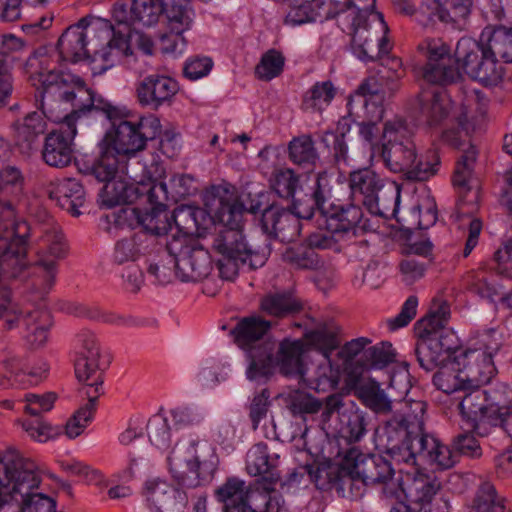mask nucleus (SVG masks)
<instances>
[{
	"instance_id": "nucleus-1",
	"label": "nucleus",
	"mask_w": 512,
	"mask_h": 512,
	"mask_svg": "<svg viewBox=\"0 0 512 512\" xmlns=\"http://www.w3.org/2000/svg\"><path fill=\"white\" fill-rule=\"evenodd\" d=\"M357 96L364 98L363 104L367 122L359 124V135L371 151V159L376 155L382 157L386 167L395 173H403L411 180H427L433 176L439 166L435 151L420 154L414 141V129L402 118L385 122L381 137L377 121L383 118L384 108L378 90L370 87V81L363 83Z\"/></svg>"
},
{
	"instance_id": "nucleus-2",
	"label": "nucleus",
	"mask_w": 512,
	"mask_h": 512,
	"mask_svg": "<svg viewBox=\"0 0 512 512\" xmlns=\"http://www.w3.org/2000/svg\"><path fill=\"white\" fill-rule=\"evenodd\" d=\"M376 0H322V24L336 27L351 52L361 61L388 53L389 31L383 15L374 11Z\"/></svg>"
},
{
	"instance_id": "nucleus-3",
	"label": "nucleus",
	"mask_w": 512,
	"mask_h": 512,
	"mask_svg": "<svg viewBox=\"0 0 512 512\" xmlns=\"http://www.w3.org/2000/svg\"><path fill=\"white\" fill-rule=\"evenodd\" d=\"M120 110L119 116L108 119L111 128L97 144L98 156L90 167V174L97 180H107L120 172L133 178L129 172V160L161 132L160 120L155 115L130 120L128 111L122 107Z\"/></svg>"
},
{
	"instance_id": "nucleus-4",
	"label": "nucleus",
	"mask_w": 512,
	"mask_h": 512,
	"mask_svg": "<svg viewBox=\"0 0 512 512\" xmlns=\"http://www.w3.org/2000/svg\"><path fill=\"white\" fill-rule=\"evenodd\" d=\"M413 416L405 414L401 420H390L376 432L378 445L397 462L416 464L417 457L426 459L439 469H449L457 462V454L432 435L415 433L423 426L425 404L412 402Z\"/></svg>"
},
{
	"instance_id": "nucleus-5",
	"label": "nucleus",
	"mask_w": 512,
	"mask_h": 512,
	"mask_svg": "<svg viewBox=\"0 0 512 512\" xmlns=\"http://www.w3.org/2000/svg\"><path fill=\"white\" fill-rule=\"evenodd\" d=\"M259 210V203L246 208L239 201L224 204L218 210L217 217L222 227L214 236L212 247L220 255L217 268L222 279L233 280L241 266L257 269L266 263L270 255L267 240L248 242L242 231L244 213H257Z\"/></svg>"
},
{
	"instance_id": "nucleus-6",
	"label": "nucleus",
	"mask_w": 512,
	"mask_h": 512,
	"mask_svg": "<svg viewBox=\"0 0 512 512\" xmlns=\"http://www.w3.org/2000/svg\"><path fill=\"white\" fill-rule=\"evenodd\" d=\"M275 350L274 342H266L250 350L246 370L251 381H266L273 375L274 368L286 378L298 379L310 389L319 391L320 380L306 381V358L311 351H320V330L306 332L299 339L283 338Z\"/></svg>"
},
{
	"instance_id": "nucleus-7",
	"label": "nucleus",
	"mask_w": 512,
	"mask_h": 512,
	"mask_svg": "<svg viewBox=\"0 0 512 512\" xmlns=\"http://www.w3.org/2000/svg\"><path fill=\"white\" fill-rule=\"evenodd\" d=\"M482 101L477 90H467L457 99L452 91L442 87H433L421 92V112L429 126L442 123L457 125L460 131L468 134L474 129V110Z\"/></svg>"
},
{
	"instance_id": "nucleus-8",
	"label": "nucleus",
	"mask_w": 512,
	"mask_h": 512,
	"mask_svg": "<svg viewBox=\"0 0 512 512\" xmlns=\"http://www.w3.org/2000/svg\"><path fill=\"white\" fill-rule=\"evenodd\" d=\"M472 389L458 404L467 428L486 436L492 428L500 427L512 438V411L500 401L499 393L496 390Z\"/></svg>"
},
{
	"instance_id": "nucleus-9",
	"label": "nucleus",
	"mask_w": 512,
	"mask_h": 512,
	"mask_svg": "<svg viewBox=\"0 0 512 512\" xmlns=\"http://www.w3.org/2000/svg\"><path fill=\"white\" fill-rule=\"evenodd\" d=\"M456 77L465 75L485 87H496L502 83L505 67L497 59L486 41L464 36L461 37L454 49Z\"/></svg>"
},
{
	"instance_id": "nucleus-10",
	"label": "nucleus",
	"mask_w": 512,
	"mask_h": 512,
	"mask_svg": "<svg viewBox=\"0 0 512 512\" xmlns=\"http://www.w3.org/2000/svg\"><path fill=\"white\" fill-rule=\"evenodd\" d=\"M199 441L178 442L168 457L169 470L178 485L195 488L210 483L217 469L216 457L203 455V447L199 451Z\"/></svg>"
},
{
	"instance_id": "nucleus-11",
	"label": "nucleus",
	"mask_w": 512,
	"mask_h": 512,
	"mask_svg": "<svg viewBox=\"0 0 512 512\" xmlns=\"http://www.w3.org/2000/svg\"><path fill=\"white\" fill-rule=\"evenodd\" d=\"M27 225H29L27 223ZM30 228V226H28ZM31 233L29 232L28 244L30 243ZM41 241L45 245V249L39 252L38 260L33 264L29 265L28 259L26 258V267L23 277L20 278H9L3 277L9 281H24L29 275L28 270L32 269L34 279L32 282L33 287L43 296L50 292L52 289L57 275V260L63 258L66 255L67 246L64 241V237L59 228L53 226L46 228L41 237ZM29 246L27 247V250ZM28 251L26 252V256Z\"/></svg>"
},
{
	"instance_id": "nucleus-12",
	"label": "nucleus",
	"mask_w": 512,
	"mask_h": 512,
	"mask_svg": "<svg viewBox=\"0 0 512 512\" xmlns=\"http://www.w3.org/2000/svg\"><path fill=\"white\" fill-rule=\"evenodd\" d=\"M340 478L361 481L365 485H381L382 497L387 499L388 484L396 476L391 463L380 455H367L357 448L349 449L338 463Z\"/></svg>"
},
{
	"instance_id": "nucleus-13",
	"label": "nucleus",
	"mask_w": 512,
	"mask_h": 512,
	"mask_svg": "<svg viewBox=\"0 0 512 512\" xmlns=\"http://www.w3.org/2000/svg\"><path fill=\"white\" fill-rule=\"evenodd\" d=\"M440 487V482L433 475L415 469L401 470L395 482L388 484L387 500L399 503L392 509L405 507L407 512H411L409 506L415 505L414 509L422 510L432 502Z\"/></svg>"
},
{
	"instance_id": "nucleus-14",
	"label": "nucleus",
	"mask_w": 512,
	"mask_h": 512,
	"mask_svg": "<svg viewBox=\"0 0 512 512\" xmlns=\"http://www.w3.org/2000/svg\"><path fill=\"white\" fill-rule=\"evenodd\" d=\"M60 100L72 105V111L62 121L71 126H76V121L82 117L102 115L113 119L121 114L119 106L98 95L76 76L70 77L67 89L60 91Z\"/></svg>"
},
{
	"instance_id": "nucleus-15",
	"label": "nucleus",
	"mask_w": 512,
	"mask_h": 512,
	"mask_svg": "<svg viewBox=\"0 0 512 512\" xmlns=\"http://www.w3.org/2000/svg\"><path fill=\"white\" fill-rule=\"evenodd\" d=\"M190 232L173 234L166 243V250L173 257L176 275L183 282H198L211 273L212 260L209 252L202 247L188 244Z\"/></svg>"
},
{
	"instance_id": "nucleus-16",
	"label": "nucleus",
	"mask_w": 512,
	"mask_h": 512,
	"mask_svg": "<svg viewBox=\"0 0 512 512\" xmlns=\"http://www.w3.org/2000/svg\"><path fill=\"white\" fill-rule=\"evenodd\" d=\"M416 354L422 368L429 371L460 353V341L452 329L418 327Z\"/></svg>"
},
{
	"instance_id": "nucleus-17",
	"label": "nucleus",
	"mask_w": 512,
	"mask_h": 512,
	"mask_svg": "<svg viewBox=\"0 0 512 512\" xmlns=\"http://www.w3.org/2000/svg\"><path fill=\"white\" fill-rule=\"evenodd\" d=\"M499 343L486 335L479 346L461 350L457 354L460 367L466 375L471 389L488 384L496 374V367L493 361L494 355L499 350Z\"/></svg>"
},
{
	"instance_id": "nucleus-18",
	"label": "nucleus",
	"mask_w": 512,
	"mask_h": 512,
	"mask_svg": "<svg viewBox=\"0 0 512 512\" xmlns=\"http://www.w3.org/2000/svg\"><path fill=\"white\" fill-rule=\"evenodd\" d=\"M463 146V154L456 163L453 175V185L459 193V203L455 214L458 221L476 210L480 198L479 182L473 174L477 151L470 143L463 144Z\"/></svg>"
},
{
	"instance_id": "nucleus-19",
	"label": "nucleus",
	"mask_w": 512,
	"mask_h": 512,
	"mask_svg": "<svg viewBox=\"0 0 512 512\" xmlns=\"http://www.w3.org/2000/svg\"><path fill=\"white\" fill-rule=\"evenodd\" d=\"M417 51L425 60L422 75L426 81L444 84L456 79V65H451V48L443 39L425 38L418 44Z\"/></svg>"
},
{
	"instance_id": "nucleus-20",
	"label": "nucleus",
	"mask_w": 512,
	"mask_h": 512,
	"mask_svg": "<svg viewBox=\"0 0 512 512\" xmlns=\"http://www.w3.org/2000/svg\"><path fill=\"white\" fill-rule=\"evenodd\" d=\"M259 224L266 238L256 241L257 243L264 240L270 243L271 239L288 243L294 241L300 233V223L296 215L290 211L289 207L285 208L275 202L262 210Z\"/></svg>"
},
{
	"instance_id": "nucleus-21",
	"label": "nucleus",
	"mask_w": 512,
	"mask_h": 512,
	"mask_svg": "<svg viewBox=\"0 0 512 512\" xmlns=\"http://www.w3.org/2000/svg\"><path fill=\"white\" fill-rule=\"evenodd\" d=\"M81 348L75 359V375L81 387L97 389L103 393V372L99 367L100 346L93 333L80 335Z\"/></svg>"
},
{
	"instance_id": "nucleus-22",
	"label": "nucleus",
	"mask_w": 512,
	"mask_h": 512,
	"mask_svg": "<svg viewBox=\"0 0 512 512\" xmlns=\"http://www.w3.org/2000/svg\"><path fill=\"white\" fill-rule=\"evenodd\" d=\"M57 399L54 392L42 395L28 393L25 395V412L32 418L23 422L24 430L35 440L46 442L60 433L59 427H53L41 418L42 412L50 411Z\"/></svg>"
},
{
	"instance_id": "nucleus-23",
	"label": "nucleus",
	"mask_w": 512,
	"mask_h": 512,
	"mask_svg": "<svg viewBox=\"0 0 512 512\" xmlns=\"http://www.w3.org/2000/svg\"><path fill=\"white\" fill-rule=\"evenodd\" d=\"M57 399L54 392L42 395L28 393L25 395V412L32 418L23 422L24 430L35 440L46 442L60 433L59 427H53L41 418L42 412L50 411Z\"/></svg>"
},
{
	"instance_id": "nucleus-24",
	"label": "nucleus",
	"mask_w": 512,
	"mask_h": 512,
	"mask_svg": "<svg viewBox=\"0 0 512 512\" xmlns=\"http://www.w3.org/2000/svg\"><path fill=\"white\" fill-rule=\"evenodd\" d=\"M322 218L326 223V230L334 235H343L350 231L357 234L368 229L367 220H363V213L356 205L329 203L322 197Z\"/></svg>"
},
{
	"instance_id": "nucleus-25",
	"label": "nucleus",
	"mask_w": 512,
	"mask_h": 512,
	"mask_svg": "<svg viewBox=\"0 0 512 512\" xmlns=\"http://www.w3.org/2000/svg\"><path fill=\"white\" fill-rule=\"evenodd\" d=\"M178 90V82L173 78L166 75L151 74L139 82L136 94L142 106L151 110H158L163 105H170Z\"/></svg>"
},
{
	"instance_id": "nucleus-26",
	"label": "nucleus",
	"mask_w": 512,
	"mask_h": 512,
	"mask_svg": "<svg viewBox=\"0 0 512 512\" xmlns=\"http://www.w3.org/2000/svg\"><path fill=\"white\" fill-rule=\"evenodd\" d=\"M77 127L61 122L58 130L50 132L44 142L42 158L44 162L56 168L68 166L73 159V140Z\"/></svg>"
},
{
	"instance_id": "nucleus-27",
	"label": "nucleus",
	"mask_w": 512,
	"mask_h": 512,
	"mask_svg": "<svg viewBox=\"0 0 512 512\" xmlns=\"http://www.w3.org/2000/svg\"><path fill=\"white\" fill-rule=\"evenodd\" d=\"M163 3L158 0H133L130 5H117L113 11V18L118 24L133 27H149L158 22L163 13Z\"/></svg>"
},
{
	"instance_id": "nucleus-28",
	"label": "nucleus",
	"mask_w": 512,
	"mask_h": 512,
	"mask_svg": "<svg viewBox=\"0 0 512 512\" xmlns=\"http://www.w3.org/2000/svg\"><path fill=\"white\" fill-rule=\"evenodd\" d=\"M345 384L347 388L354 390L364 405L374 412L387 413L391 411L392 401L374 379L349 373L345 378Z\"/></svg>"
},
{
	"instance_id": "nucleus-29",
	"label": "nucleus",
	"mask_w": 512,
	"mask_h": 512,
	"mask_svg": "<svg viewBox=\"0 0 512 512\" xmlns=\"http://www.w3.org/2000/svg\"><path fill=\"white\" fill-rule=\"evenodd\" d=\"M146 497L156 512L179 511L187 504V495L183 490L162 480L146 482Z\"/></svg>"
},
{
	"instance_id": "nucleus-30",
	"label": "nucleus",
	"mask_w": 512,
	"mask_h": 512,
	"mask_svg": "<svg viewBox=\"0 0 512 512\" xmlns=\"http://www.w3.org/2000/svg\"><path fill=\"white\" fill-rule=\"evenodd\" d=\"M371 340L366 337L353 339L345 344H341L340 349L335 353V357L329 367V373L325 372V377L329 382L330 388L338 386L342 376L345 378L351 371L353 359L359 355L369 344Z\"/></svg>"
},
{
	"instance_id": "nucleus-31",
	"label": "nucleus",
	"mask_w": 512,
	"mask_h": 512,
	"mask_svg": "<svg viewBox=\"0 0 512 512\" xmlns=\"http://www.w3.org/2000/svg\"><path fill=\"white\" fill-rule=\"evenodd\" d=\"M270 328V321L260 316H249L240 319L231 330V334L234 337L235 343L247 351V358L249 359L251 349L269 342L268 340H263V337Z\"/></svg>"
},
{
	"instance_id": "nucleus-32",
	"label": "nucleus",
	"mask_w": 512,
	"mask_h": 512,
	"mask_svg": "<svg viewBox=\"0 0 512 512\" xmlns=\"http://www.w3.org/2000/svg\"><path fill=\"white\" fill-rule=\"evenodd\" d=\"M278 456H270L266 443L254 444L247 452L246 470L252 476L260 478L255 481L277 483L280 474L277 470Z\"/></svg>"
},
{
	"instance_id": "nucleus-33",
	"label": "nucleus",
	"mask_w": 512,
	"mask_h": 512,
	"mask_svg": "<svg viewBox=\"0 0 512 512\" xmlns=\"http://www.w3.org/2000/svg\"><path fill=\"white\" fill-rule=\"evenodd\" d=\"M22 328L23 338L32 349L42 347L48 340V331L52 326L51 314L46 310L35 309L22 314L16 323Z\"/></svg>"
},
{
	"instance_id": "nucleus-34",
	"label": "nucleus",
	"mask_w": 512,
	"mask_h": 512,
	"mask_svg": "<svg viewBox=\"0 0 512 512\" xmlns=\"http://www.w3.org/2000/svg\"><path fill=\"white\" fill-rule=\"evenodd\" d=\"M260 309L277 318L293 317L304 310V302L291 289L276 291L261 298Z\"/></svg>"
},
{
	"instance_id": "nucleus-35",
	"label": "nucleus",
	"mask_w": 512,
	"mask_h": 512,
	"mask_svg": "<svg viewBox=\"0 0 512 512\" xmlns=\"http://www.w3.org/2000/svg\"><path fill=\"white\" fill-rule=\"evenodd\" d=\"M85 190L83 185L74 178L61 180L56 187L49 192L51 199L73 216H79V208L85 203Z\"/></svg>"
},
{
	"instance_id": "nucleus-36",
	"label": "nucleus",
	"mask_w": 512,
	"mask_h": 512,
	"mask_svg": "<svg viewBox=\"0 0 512 512\" xmlns=\"http://www.w3.org/2000/svg\"><path fill=\"white\" fill-rule=\"evenodd\" d=\"M101 394L102 393H98L97 389L89 387H80L78 389V396L82 400L86 399L87 402L80 406L67 421L65 425V433L69 438L73 439L79 436L84 431L88 423L93 419L96 411V403Z\"/></svg>"
},
{
	"instance_id": "nucleus-37",
	"label": "nucleus",
	"mask_w": 512,
	"mask_h": 512,
	"mask_svg": "<svg viewBox=\"0 0 512 512\" xmlns=\"http://www.w3.org/2000/svg\"><path fill=\"white\" fill-rule=\"evenodd\" d=\"M56 47L63 61L76 63L90 58L86 33L79 26H69L58 39Z\"/></svg>"
},
{
	"instance_id": "nucleus-38",
	"label": "nucleus",
	"mask_w": 512,
	"mask_h": 512,
	"mask_svg": "<svg viewBox=\"0 0 512 512\" xmlns=\"http://www.w3.org/2000/svg\"><path fill=\"white\" fill-rule=\"evenodd\" d=\"M276 483L255 481L250 485L249 503L253 512H281L285 501L274 488Z\"/></svg>"
},
{
	"instance_id": "nucleus-39",
	"label": "nucleus",
	"mask_w": 512,
	"mask_h": 512,
	"mask_svg": "<svg viewBox=\"0 0 512 512\" xmlns=\"http://www.w3.org/2000/svg\"><path fill=\"white\" fill-rule=\"evenodd\" d=\"M460 366L456 355L452 360L438 365L439 369L433 377L434 385L446 394L471 389Z\"/></svg>"
},
{
	"instance_id": "nucleus-40",
	"label": "nucleus",
	"mask_w": 512,
	"mask_h": 512,
	"mask_svg": "<svg viewBox=\"0 0 512 512\" xmlns=\"http://www.w3.org/2000/svg\"><path fill=\"white\" fill-rule=\"evenodd\" d=\"M308 429L306 428L301 435L304 440L303 449L307 451L308 458L305 463L291 472L286 479L281 483V488L287 492L296 486H298L305 475H307L309 481L315 484L316 489H319L318 481L320 479V452H312L307 447L306 436Z\"/></svg>"
},
{
	"instance_id": "nucleus-41",
	"label": "nucleus",
	"mask_w": 512,
	"mask_h": 512,
	"mask_svg": "<svg viewBox=\"0 0 512 512\" xmlns=\"http://www.w3.org/2000/svg\"><path fill=\"white\" fill-rule=\"evenodd\" d=\"M16 128V144L25 152L30 151L38 137L47 130L45 112L33 111L28 113L21 123L14 124Z\"/></svg>"
},
{
	"instance_id": "nucleus-42",
	"label": "nucleus",
	"mask_w": 512,
	"mask_h": 512,
	"mask_svg": "<svg viewBox=\"0 0 512 512\" xmlns=\"http://www.w3.org/2000/svg\"><path fill=\"white\" fill-rule=\"evenodd\" d=\"M383 186V180L371 168H361L350 173L349 187L351 194L354 198H361L365 206L379 193Z\"/></svg>"
},
{
	"instance_id": "nucleus-43",
	"label": "nucleus",
	"mask_w": 512,
	"mask_h": 512,
	"mask_svg": "<svg viewBox=\"0 0 512 512\" xmlns=\"http://www.w3.org/2000/svg\"><path fill=\"white\" fill-rule=\"evenodd\" d=\"M399 204L400 186L396 182H389L384 184L371 201L367 202L366 208L373 215L391 219L398 214Z\"/></svg>"
},
{
	"instance_id": "nucleus-44",
	"label": "nucleus",
	"mask_w": 512,
	"mask_h": 512,
	"mask_svg": "<svg viewBox=\"0 0 512 512\" xmlns=\"http://www.w3.org/2000/svg\"><path fill=\"white\" fill-rule=\"evenodd\" d=\"M142 231L154 236L169 235L170 239L173 234L181 235L183 231L177 224L175 216L169 215L165 209L154 207L151 211L145 210L143 217Z\"/></svg>"
},
{
	"instance_id": "nucleus-45",
	"label": "nucleus",
	"mask_w": 512,
	"mask_h": 512,
	"mask_svg": "<svg viewBox=\"0 0 512 512\" xmlns=\"http://www.w3.org/2000/svg\"><path fill=\"white\" fill-rule=\"evenodd\" d=\"M344 340L343 328L334 317L322 315V358L330 367L335 353L340 349ZM325 363L322 361V369Z\"/></svg>"
},
{
	"instance_id": "nucleus-46",
	"label": "nucleus",
	"mask_w": 512,
	"mask_h": 512,
	"mask_svg": "<svg viewBox=\"0 0 512 512\" xmlns=\"http://www.w3.org/2000/svg\"><path fill=\"white\" fill-rule=\"evenodd\" d=\"M481 39L486 41L497 57L512 63V29L488 26L482 30Z\"/></svg>"
},
{
	"instance_id": "nucleus-47",
	"label": "nucleus",
	"mask_w": 512,
	"mask_h": 512,
	"mask_svg": "<svg viewBox=\"0 0 512 512\" xmlns=\"http://www.w3.org/2000/svg\"><path fill=\"white\" fill-rule=\"evenodd\" d=\"M386 68L381 71L380 78L377 79L374 76L369 77L364 83L370 81V87L378 90V96L383 98V94L386 92H393L398 87V81L404 75L402 69V62L397 57H391L386 59Z\"/></svg>"
},
{
	"instance_id": "nucleus-48",
	"label": "nucleus",
	"mask_w": 512,
	"mask_h": 512,
	"mask_svg": "<svg viewBox=\"0 0 512 512\" xmlns=\"http://www.w3.org/2000/svg\"><path fill=\"white\" fill-rule=\"evenodd\" d=\"M144 177L150 181L147 188V200L150 204L160 205L161 201L168 199L167 184L162 181L165 168L162 163L153 159L149 166L144 168Z\"/></svg>"
},
{
	"instance_id": "nucleus-49",
	"label": "nucleus",
	"mask_w": 512,
	"mask_h": 512,
	"mask_svg": "<svg viewBox=\"0 0 512 512\" xmlns=\"http://www.w3.org/2000/svg\"><path fill=\"white\" fill-rule=\"evenodd\" d=\"M250 486L237 477H229L215 490L216 499L223 504L222 508L238 505L249 501Z\"/></svg>"
},
{
	"instance_id": "nucleus-50",
	"label": "nucleus",
	"mask_w": 512,
	"mask_h": 512,
	"mask_svg": "<svg viewBox=\"0 0 512 512\" xmlns=\"http://www.w3.org/2000/svg\"><path fill=\"white\" fill-rule=\"evenodd\" d=\"M434 16L443 23L458 24L470 14L472 0H436Z\"/></svg>"
},
{
	"instance_id": "nucleus-51",
	"label": "nucleus",
	"mask_w": 512,
	"mask_h": 512,
	"mask_svg": "<svg viewBox=\"0 0 512 512\" xmlns=\"http://www.w3.org/2000/svg\"><path fill=\"white\" fill-rule=\"evenodd\" d=\"M290 10L285 17V23L296 26L314 22L320 9V0H290L287 1Z\"/></svg>"
},
{
	"instance_id": "nucleus-52",
	"label": "nucleus",
	"mask_w": 512,
	"mask_h": 512,
	"mask_svg": "<svg viewBox=\"0 0 512 512\" xmlns=\"http://www.w3.org/2000/svg\"><path fill=\"white\" fill-rule=\"evenodd\" d=\"M122 175H124V173L120 172L107 180H98L99 182L105 183L101 189L100 197L102 204L107 208L125 204L126 180L121 178ZM130 175L133 178L127 175L129 179L136 180L131 173Z\"/></svg>"
},
{
	"instance_id": "nucleus-53",
	"label": "nucleus",
	"mask_w": 512,
	"mask_h": 512,
	"mask_svg": "<svg viewBox=\"0 0 512 512\" xmlns=\"http://www.w3.org/2000/svg\"><path fill=\"white\" fill-rule=\"evenodd\" d=\"M288 150L290 160L297 165H313L317 158L314 142L309 135L293 138Z\"/></svg>"
},
{
	"instance_id": "nucleus-54",
	"label": "nucleus",
	"mask_w": 512,
	"mask_h": 512,
	"mask_svg": "<svg viewBox=\"0 0 512 512\" xmlns=\"http://www.w3.org/2000/svg\"><path fill=\"white\" fill-rule=\"evenodd\" d=\"M471 512H505L502 500L491 483L484 482L480 485Z\"/></svg>"
},
{
	"instance_id": "nucleus-55",
	"label": "nucleus",
	"mask_w": 512,
	"mask_h": 512,
	"mask_svg": "<svg viewBox=\"0 0 512 512\" xmlns=\"http://www.w3.org/2000/svg\"><path fill=\"white\" fill-rule=\"evenodd\" d=\"M288 408L294 416L316 414L320 410V400L303 390L292 391L288 397Z\"/></svg>"
},
{
	"instance_id": "nucleus-56",
	"label": "nucleus",
	"mask_w": 512,
	"mask_h": 512,
	"mask_svg": "<svg viewBox=\"0 0 512 512\" xmlns=\"http://www.w3.org/2000/svg\"><path fill=\"white\" fill-rule=\"evenodd\" d=\"M341 427L339 434L342 438L349 442L360 440L365 432V418L359 411H350L340 416Z\"/></svg>"
},
{
	"instance_id": "nucleus-57",
	"label": "nucleus",
	"mask_w": 512,
	"mask_h": 512,
	"mask_svg": "<svg viewBox=\"0 0 512 512\" xmlns=\"http://www.w3.org/2000/svg\"><path fill=\"white\" fill-rule=\"evenodd\" d=\"M470 289L480 298L491 303L501 300L503 295L502 286L495 279L488 277L482 272L474 276L470 284Z\"/></svg>"
},
{
	"instance_id": "nucleus-58",
	"label": "nucleus",
	"mask_w": 512,
	"mask_h": 512,
	"mask_svg": "<svg viewBox=\"0 0 512 512\" xmlns=\"http://www.w3.org/2000/svg\"><path fill=\"white\" fill-rule=\"evenodd\" d=\"M163 13L167 16L171 30L183 33L190 28L193 11L189 7V0L167 6Z\"/></svg>"
},
{
	"instance_id": "nucleus-59",
	"label": "nucleus",
	"mask_w": 512,
	"mask_h": 512,
	"mask_svg": "<svg viewBox=\"0 0 512 512\" xmlns=\"http://www.w3.org/2000/svg\"><path fill=\"white\" fill-rule=\"evenodd\" d=\"M284 67L283 55L272 49L266 52L255 68V74L260 80L269 81L279 76Z\"/></svg>"
},
{
	"instance_id": "nucleus-60",
	"label": "nucleus",
	"mask_w": 512,
	"mask_h": 512,
	"mask_svg": "<svg viewBox=\"0 0 512 512\" xmlns=\"http://www.w3.org/2000/svg\"><path fill=\"white\" fill-rule=\"evenodd\" d=\"M319 250L320 234L312 233L297 251V264L305 269H317L320 262Z\"/></svg>"
},
{
	"instance_id": "nucleus-61",
	"label": "nucleus",
	"mask_w": 512,
	"mask_h": 512,
	"mask_svg": "<svg viewBox=\"0 0 512 512\" xmlns=\"http://www.w3.org/2000/svg\"><path fill=\"white\" fill-rule=\"evenodd\" d=\"M298 176L291 169H279L273 173L271 188L283 199L292 198L298 185Z\"/></svg>"
},
{
	"instance_id": "nucleus-62",
	"label": "nucleus",
	"mask_w": 512,
	"mask_h": 512,
	"mask_svg": "<svg viewBox=\"0 0 512 512\" xmlns=\"http://www.w3.org/2000/svg\"><path fill=\"white\" fill-rule=\"evenodd\" d=\"M141 256V249L136 242V237L124 238L116 242L112 255L113 262L117 265H133Z\"/></svg>"
},
{
	"instance_id": "nucleus-63",
	"label": "nucleus",
	"mask_w": 512,
	"mask_h": 512,
	"mask_svg": "<svg viewBox=\"0 0 512 512\" xmlns=\"http://www.w3.org/2000/svg\"><path fill=\"white\" fill-rule=\"evenodd\" d=\"M70 77L72 75H64L62 72L54 70L40 73L39 82L42 87V98L48 95H57L60 99V91L67 89L70 84Z\"/></svg>"
},
{
	"instance_id": "nucleus-64",
	"label": "nucleus",
	"mask_w": 512,
	"mask_h": 512,
	"mask_svg": "<svg viewBox=\"0 0 512 512\" xmlns=\"http://www.w3.org/2000/svg\"><path fill=\"white\" fill-rule=\"evenodd\" d=\"M412 217L416 220L419 229H428L437 221V209L433 198L428 194L422 198L419 205L411 211Z\"/></svg>"
}]
</instances>
